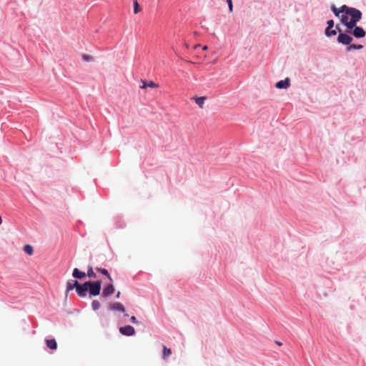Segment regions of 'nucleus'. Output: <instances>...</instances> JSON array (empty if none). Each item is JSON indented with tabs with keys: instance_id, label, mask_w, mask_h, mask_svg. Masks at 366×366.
Wrapping results in <instances>:
<instances>
[{
	"instance_id": "1a4fd4ad",
	"label": "nucleus",
	"mask_w": 366,
	"mask_h": 366,
	"mask_svg": "<svg viewBox=\"0 0 366 366\" xmlns=\"http://www.w3.org/2000/svg\"><path fill=\"white\" fill-rule=\"evenodd\" d=\"M44 342L49 353L52 354L57 350L58 345L54 337H46Z\"/></svg>"
},
{
	"instance_id": "2eb2a0df",
	"label": "nucleus",
	"mask_w": 366,
	"mask_h": 366,
	"mask_svg": "<svg viewBox=\"0 0 366 366\" xmlns=\"http://www.w3.org/2000/svg\"><path fill=\"white\" fill-rule=\"evenodd\" d=\"M147 87H150V88L154 89V88L159 87V84H157V83H155L152 80H149V81L144 80V81H142V86H141V88L142 89H147Z\"/></svg>"
},
{
	"instance_id": "f3484780",
	"label": "nucleus",
	"mask_w": 366,
	"mask_h": 366,
	"mask_svg": "<svg viewBox=\"0 0 366 366\" xmlns=\"http://www.w3.org/2000/svg\"><path fill=\"white\" fill-rule=\"evenodd\" d=\"M85 274H86V277H88L89 278H93V279L97 278V273L94 271V268L92 265L87 266V272H85Z\"/></svg>"
},
{
	"instance_id": "ddd939ff",
	"label": "nucleus",
	"mask_w": 366,
	"mask_h": 366,
	"mask_svg": "<svg viewBox=\"0 0 366 366\" xmlns=\"http://www.w3.org/2000/svg\"><path fill=\"white\" fill-rule=\"evenodd\" d=\"M114 223L117 229H123L126 226L123 217L121 215H117V217H114Z\"/></svg>"
},
{
	"instance_id": "473e14b6",
	"label": "nucleus",
	"mask_w": 366,
	"mask_h": 366,
	"mask_svg": "<svg viewBox=\"0 0 366 366\" xmlns=\"http://www.w3.org/2000/svg\"><path fill=\"white\" fill-rule=\"evenodd\" d=\"M202 49H203V50H207L208 49V47H207V46H204Z\"/></svg>"
},
{
	"instance_id": "393cba45",
	"label": "nucleus",
	"mask_w": 366,
	"mask_h": 366,
	"mask_svg": "<svg viewBox=\"0 0 366 366\" xmlns=\"http://www.w3.org/2000/svg\"><path fill=\"white\" fill-rule=\"evenodd\" d=\"M142 10V8L140 6V5L139 4V3H133V11H134V14H137L138 13H139Z\"/></svg>"
},
{
	"instance_id": "39448f33",
	"label": "nucleus",
	"mask_w": 366,
	"mask_h": 366,
	"mask_svg": "<svg viewBox=\"0 0 366 366\" xmlns=\"http://www.w3.org/2000/svg\"><path fill=\"white\" fill-rule=\"evenodd\" d=\"M102 283L103 282L101 279L96 280L94 285H93V286L89 290V298L97 297L102 294L101 291L102 289Z\"/></svg>"
},
{
	"instance_id": "7ed1b4c3",
	"label": "nucleus",
	"mask_w": 366,
	"mask_h": 366,
	"mask_svg": "<svg viewBox=\"0 0 366 366\" xmlns=\"http://www.w3.org/2000/svg\"><path fill=\"white\" fill-rule=\"evenodd\" d=\"M75 290L76 295L80 298H85L88 295V290L81 285V282L77 280H69L66 283V290L64 292L65 297L66 298L68 294L73 290Z\"/></svg>"
},
{
	"instance_id": "4468645a",
	"label": "nucleus",
	"mask_w": 366,
	"mask_h": 366,
	"mask_svg": "<svg viewBox=\"0 0 366 366\" xmlns=\"http://www.w3.org/2000/svg\"><path fill=\"white\" fill-rule=\"evenodd\" d=\"M192 100H193L196 104H197L199 108H203L205 100L207 99L206 97L204 96H194L191 98Z\"/></svg>"
},
{
	"instance_id": "6ab92c4d",
	"label": "nucleus",
	"mask_w": 366,
	"mask_h": 366,
	"mask_svg": "<svg viewBox=\"0 0 366 366\" xmlns=\"http://www.w3.org/2000/svg\"><path fill=\"white\" fill-rule=\"evenodd\" d=\"M171 354H172L171 348L167 347L165 345H163L162 355V359H164V360L167 359V357H169L171 355Z\"/></svg>"
},
{
	"instance_id": "7c9ffc66",
	"label": "nucleus",
	"mask_w": 366,
	"mask_h": 366,
	"mask_svg": "<svg viewBox=\"0 0 366 366\" xmlns=\"http://www.w3.org/2000/svg\"><path fill=\"white\" fill-rule=\"evenodd\" d=\"M337 7H336V6H335V4H333L330 5V10H331V11H332V12L333 11H335V9H337Z\"/></svg>"
},
{
	"instance_id": "c756f323",
	"label": "nucleus",
	"mask_w": 366,
	"mask_h": 366,
	"mask_svg": "<svg viewBox=\"0 0 366 366\" xmlns=\"http://www.w3.org/2000/svg\"><path fill=\"white\" fill-rule=\"evenodd\" d=\"M106 278H107V279L108 280V281H109V282H107V284H114V280H113V278L112 277V276H111V274H109V276H107Z\"/></svg>"
},
{
	"instance_id": "dca6fc26",
	"label": "nucleus",
	"mask_w": 366,
	"mask_h": 366,
	"mask_svg": "<svg viewBox=\"0 0 366 366\" xmlns=\"http://www.w3.org/2000/svg\"><path fill=\"white\" fill-rule=\"evenodd\" d=\"M346 9V4H343L340 6L339 8H337L335 11H332L334 16L339 19L340 21V18H342L341 15L344 14L345 10Z\"/></svg>"
},
{
	"instance_id": "72a5a7b5",
	"label": "nucleus",
	"mask_w": 366,
	"mask_h": 366,
	"mask_svg": "<svg viewBox=\"0 0 366 366\" xmlns=\"http://www.w3.org/2000/svg\"><path fill=\"white\" fill-rule=\"evenodd\" d=\"M276 343L278 345H282V342H279V341H276Z\"/></svg>"
},
{
	"instance_id": "f8f14e48",
	"label": "nucleus",
	"mask_w": 366,
	"mask_h": 366,
	"mask_svg": "<svg viewBox=\"0 0 366 366\" xmlns=\"http://www.w3.org/2000/svg\"><path fill=\"white\" fill-rule=\"evenodd\" d=\"M326 27L325 29L324 34L326 37L328 36L329 34H332L334 32L332 29L335 26V21L331 19L326 21Z\"/></svg>"
},
{
	"instance_id": "aec40b11",
	"label": "nucleus",
	"mask_w": 366,
	"mask_h": 366,
	"mask_svg": "<svg viewBox=\"0 0 366 366\" xmlns=\"http://www.w3.org/2000/svg\"><path fill=\"white\" fill-rule=\"evenodd\" d=\"M34 247L30 244H24V253L31 256L34 254Z\"/></svg>"
},
{
	"instance_id": "2f4dec72",
	"label": "nucleus",
	"mask_w": 366,
	"mask_h": 366,
	"mask_svg": "<svg viewBox=\"0 0 366 366\" xmlns=\"http://www.w3.org/2000/svg\"><path fill=\"white\" fill-rule=\"evenodd\" d=\"M120 295H121V292L119 291H118L115 295V297L116 298H119L120 297Z\"/></svg>"
},
{
	"instance_id": "cd10ccee",
	"label": "nucleus",
	"mask_w": 366,
	"mask_h": 366,
	"mask_svg": "<svg viewBox=\"0 0 366 366\" xmlns=\"http://www.w3.org/2000/svg\"><path fill=\"white\" fill-rule=\"evenodd\" d=\"M129 321H130L131 323L134 324V325H139L140 324V322L137 319V317L135 316H132L129 318Z\"/></svg>"
},
{
	"instance_id": "bb28decb",
	"label": "nucleus",
	"mask_w": 366,
	"mask_h": 366,
	"mask_svg": "<svg viewBox=\"0 0 366 366\" xmlns=\"http://www.w3.org/2000/svg\"><path fill=\"white\" fill-rule=\"evenodd\" d=\"M102 325L103 327H107L109 325V319L105 317H100Z\"/></svg>"
},
{
	"instance_id": "9b49d317",
	"label": "nucleus",
	"mask_w": 366,
	"mask_h": 366,
	"mask_svg": "<svg viewBox=\"0 0 366 366\" xmlns=\"http://www.w3.org/2000/svg\"><path fill=\"white\" fill-rule=\"evenodd\" d=\"M71 276L73 277V279H72L73 280H77L79 282V280L82 281L86 279L85 272L81 270L80 269H79L77 267H75L73 269Z\"/></svg>"
},
{
	"instance_id": "412c9836",
	"label": "nucleus",
	"mask_w": 366,
	"mask_h": 366,
	"mask_svg": "<svg viewBox=\"0 0 366 366\" xmlns=\"http://www.w3.org/2000/svg\"><path fill=\"white\" fill-rule=\"evenodd\" d=\"M95 270L99 274H102V275L104 276L105 277L109 276V274H110L108 269H107L106 268H103L102 267H96Z\"/></svg>"
},
{
	"instance_id": "5701e85b",
	"label": "nucleus",
	"mask_w": 366,
	"mask_h": 366,
	"mask_svg": "<svg viewBox=\"0 0 366 366\" xmlns=\"http://www.w3.org/2000/svg\"><path fill=\"white\" fill-rule=\"evenodd\" d=\"M101 307V303L97 300H93L92 302V309L93 311L96 312Z\"/></svg>"
},
{
	"instance_id": "c9c22d12",
	"label": "nucleus",
	"mask_w": 366,
	"mask_h": 366,
	"mask_svg": "<svg viewBox=\"0 0 366 366\" xmlns=\"http://www.w3.org/2000/svg\"><path fill=\"white\" fill-rule=\"evenodd\" d=\"M24 114H26V110H25V109H24ZM25 116H26V115H24V117H25Z\"/></svg>"
},
{
	"instance_id": "f03ea898",
	"label": "nucleus",
	"mask_w": 366,
	"mask_h": 366,
	"mask_svg": "<svg viewBox=\"0 0 366 366\" xmlns=\"http://www.w3.org/2000/svg\"><path fill=\"white\" fill-rule=\"evenodd\" d=\"M341 16L340 25L346 27L351 24H358L362 19V12L355 7L346 5L344 14H342Z\"/></svg>"
},
{
	"instance_id": "20e7f679",
	"label": "nucleus",
	"mask_w": 366,
	"mask_h": 366,
	"mask_svg": "<svg viewBox=\"0 0 366 366\" xmlns=\"http://www.w3.org/2000/svg\"><path fill=\"white\" fill-rule=\"evenodd\" d=\"M337 42L339 44L345 46V51L347 53L351 52L354 50H360L364 48V46L362 44L353 43V40L340 41Z\"/></svg>"
},
{
	"instance_id": "a878e982",
	"label": "nucleus",
	"mask_w": 366,
	"mask_h": 366,
	"mask_svg": "<svg viewBox=\"0 0 366 366\" xmlns=\"http://www.w3.org/2000/svg\"><path fill=\"white\" fill-rule=\"evenodd\" d=\"M227 6H228V10L229 13H232L233 11V1L232 0H224Z\"/></svg>"
},
{
	"instance_id": "0eeeda50",
	"label": "nucleus",
	"mask_w": 366,
	"mask_h": 366,
	"mask_svg": "<svg viewBox=\"0 0 366 366\" xmlns=\"http://www.w3.org/2000/svg\"><path fill=\"white\" fill-rule=\"evenodd\" d=\"M101 298L107 299L115 292L114 284H104L102 287Z\"/></svg>"
},
{
	"instance_id": "f704fd0d",
	"label": "nucleus",
	"mask_w": 366,
	"mask_h": 366,
	"mask_svg": "<svg viewBox=\"0 0 366 366\" xmlns=\"http://www.w3.org/2000/svg\"><path fill=\"white\" fill-rule=\"evenodd\" d=\"M133 3H138L137 0H132Z\"/></svg>"
},
{
	"instance_id": "a211bd4d",
	"label": "nucleus",
	"mask_w": 366,
	"mask_h": 366,
	"mask_svg": "<svg viewBox=\"0 0 366 366\" xmlns=\"http://www.w3.org/2000/svg\"><path fill=\"white\" fill-rule=\"evenodd\" d=\"M332 31H333V32H335V33H333L332 34H329L327 38H330H330L336 36L337 34V36H340V32L344 31V29H342L340 27V24H336V25H335V26L332 29Z\"/></svg>"
},
{
	"instance_id": "b1692460",
	"label": "nucleus",
	"mask_w": 366,
	"mask_h": 366,
	"mask_svg": "<svg viewBox=\"0 0 366 366\" xmlns=\"http://www.w3.org/2000/svg\"><path fill=\"white\" fill-rule=\"evenodd\" d=\"M81 59L85 62H91L94 61V57L92 55L83 54L81 55Z\"/></svg>"
},
{
	"instance_id": "f257e3e1",
	"label": "nucleus",
	"mask_w": 366,
	"mask_h": 366,
	"mask_svg": "<svg viewBox=\"0 0 366 366\" xmlns=\"http://www.w3.org/2000/svg\"><path fill=\"white\" fill-rule=\"evenodd\" d=\"M344 31L340 32L337 37V41L363 39L366 36V31L357 24H354L345 27Z\"/></svg>"
},
{
	"instance_id": "9d476101",
	"label": "nucleus",
	"mask_w": 366,
	"mask_h": 366,
	"mask_svg": "<svg viewBox=\"0 0 366 366\" xmlns=\"http://www.w3.org/2000/svg\"><path fill=\"white\" fill-rule=\"evenodd\" d=\"M291 85V80L289 77L281 79L274 84V87L278 89H287Z\"/></svg>"
},
{
	"instance_id": "423d86ee",
	"label": "nucleus",
	"mask_w": 366,
	"mask_h": 366,
	"mask_svg": "<svg viewBox=\"0 0 366 366\" xmlns=\"http://www.w3.org/2000/svg\"><path fill=\"white\" fill-rule=\"evenodd\" d=\"M108 309L109 311L118 312L124 314V317H128L129 315L126 313V309L124 305L120 302H114L109 304Z\"/></svg>"
},
{
	"instance_id": "4be33fe9",
	"label": "nucleus",
	"mask_w": 366,
	"mask_h": 366,
	"mask_svg": "<svg viewBox=\"0 0 366 366\" xmlns=\"http://www.w3.org/2000/svg\"><path fill=\"white\" fill-rule=\"evenodd\" d=\"M96 282V280H89L86 281H84V282H81V285H83L88 291L94 285Z\"/></svg>"
},
{
	"instance_id": "6e6552de",
	"label": "nucleus",
	"mask_w": 366,
	"mask_h": 366,
	"mask_svg": "<svg viewBox=\"0 0 366 366\" xmlns=\"http://www.w3.org/2000/svg\"><path fill=\"white\" fill-rule=\"evenodd\" d=\"M119 332L122 335L126 337H132L136 334L135 328L130 325H125L119 327Z\"/></svg>"
},
{
	"instance_id": "c85d7f7f",
	"label": "nucleus",
	"mask_w": 366,
	"mask_h": 366,
	"mask_svg": "<svg viewBox=\"0 0 366 366\" xmlns=\"http://www.w3.org/2000/svg\"><path fill=\"white\" fill-rule=\"evenodd\" d=\"M83 222L81 221V220H78L77 221V223H76V230L79 232V234L81 235L82 237H84L85 236V233H83L81 232L80 230H79V224H82Z\"/></svg>"
}]
</instances>
